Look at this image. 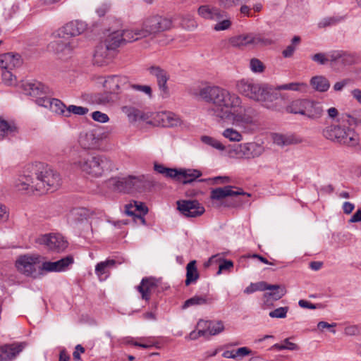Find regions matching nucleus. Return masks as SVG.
Here are the masks:
<instances>
[{
  "label": "nucleus",
  "mask_w": 361,
  "mask_h": 361,
  "mask_svg": "<svg viewBox=\"0 0 361 361\" xmlns=\"http://www.w3.org/2000/svg\"><path fill=\"white\" fill-rule=\"evenodd\" d=\"M137 340L138 341V343H135V346H138L142 348H150L154 346L158 348V343L153 341L151 338L138 337L137 338Z\"/></svg>",
  "instance_id": "49530a36"
},
{
  "label": "nucleus",
  "mask_w": 361,
  "mask_h": 361,
  "mask_svg": "<svg viewBox=\"0 0 361 361\" xmlns=\"http://www.w3.org/2000/svg\"><path fill=\"white\" fill-rule=\"evenodd\" d=\"M250 70L255 73H261L264 71L263 63L257 59H252L250 61Z\"/></svg>",
  "instance_id": "603ef678"
},
{
  "label": "nucleus",
  "mask_w": 361,
  "mask_h": 361,
  "mask_svg": "<svg viewBox=\"0 0 361 361\" xmlns=\"http://www.w3.org/2000/svg\"><path fill=\"white\" fill-rule=\"evenodd\" d=\"M274 143L279 146H286L292 144H297L300 142L293 135H283L275 133L273 135Z\"/></svg>",
  "instance_id": "2f4dec72"
},
{
  "label": "nucleus",
  "mask_w": 361,
  "mask_h": 361,
  "mask_svg": "<svg viewBox=\"0 0 361 361\" xmlns=\"http://www.w3.org/2000/svg\"><path fill=\"white\" fill-rule=\"evenodd\" d=\"M308 99H296L293 101L287 107L286 111L288 113L294 114H305V107L306 108V105Z\"/></svg>",
  "instance_id": "f704fd0d"
},
{
  "label": "nucleus",
  "mask_w": 361,
  "mask_h": 361,
  "mask_svg": "<svg viewBox=\"0 0 361 361\" xmlns=\"http://www.w3.org/2000/svg\"><path fill=\"white\" fill-rule=\"evenodd\" d=\"M178 209L186 217H197L204 212V208L197 200H178Z\"/></svg>",
  "instance_id": "dca6fc26"
},
{
  "label": "nucleus",
  "mask_w": 361,
  "mask_h": 361,
  "mask_svg": "<svg viewBox=\"0 0 361 361\" xmlns=\"http://www.w3.org/2000/svg\"><path fill=\"white\" fill-rule=\"evenodd\" d=\"M288 310H289L288 307H281L275 309L273 311H271L269 312V315L271 318L283 319V318L286 317Z\"/></svg>",
  "instance_id": "5fc2aeb1"
},
{
  "label": "nucleus",
  "mask_w": 361,
  "mask_h": 361,
  "mask_svg": "<svg viewBox=\"0 0 361 361\" xmlns=\"http://www.w3.org/2000/svg\"><path fill=\"white\" fill-rule=\"evenodd\" d=\"M279 92L280 90H291L300 92H306L307 90V84L304 82H290L274 87Z\"/></svg>",
  "instance_id": "c9c22d12"
},
{
  "label": "nucleus",
  "mask_w": 361,
  "mask_h": 361,
  "mask_svg": "<svg viewBox=\"0 0 361 361\" xmlns=\"http://www.w3.org/2000/svg\"><path fill=\"white\" fill-rule=\"evenodd\" d=\"M73 166L81 172L93 178H99L114 169L113 161L107 157L87 153L80 155Z\"/></svg>",
  "instance_id": "39448f33"
},
{
  "label": "nucleus",
  "mask_w": 361,
  "mask_h": 361,
  "mask_svg": "<svg viewBox=\"0 0 361 361\" xmlns=\"http://www.w3.org/2000/svg\"><path fill=\"white\" fill-rule=\"evenodd\" d=\"M102 140V133L93 129L81 132L78 143L84 149H96L99 147Z\"/></svg>",
  "instance_id": "4468645a"
},
{
  "label": "nucleus",
  "mask_w": 361,
  "mask_h": 361,
  "mask_svg": "<svg viewBox=\"0 0 361 361\" xmlns=\"http://www.w3.org/2000/svg\"><path fill=\"white\" fill-rule=\"evenodd\" d=\"M88 112V109L86 107L70 105L66 108V117H69L72 114L79 116L85 115Z\"/></svg>",
  "instance_id": "c03bdc74"
},
{
  "label": "nucleus",
  "mask_w": 361,
  "mask_h": 361,
  "mask_svg": "<svg viewBox=\"0 0 361 361\" xmlns=\"http://www.w3.org/2000/svg\"><path fill=\"white\" fill-rule=\"evenodd\" d=\"M344 334L347 336H357L361 334V327L358 325H350L344 329Z\"/></svg>",
  "instance_id": "052dcab7"
},
{
  "label": "nucleus",
  "mask_w": 361,
  "mask_h": 361,
  "mask_svg": "<svg viewBox=\"0 0 361 361\" xmlns=\"http://www.w3.org/2000/svg\"><path fill=\"white\" fill-rule=\"evenodd\" d=\"M231 45H259V44H271L274 43L270 39L259 34H245L240 35L231 37L229 39Z\"/></svg>",
  "instance_id": "ddd939ff"
},
{
  "label": "nucleus",
  "mask_w": 361,
  "mask_h": 361,
  "mask_svg": "<svg viewBox=\"0 0 361 361\" xmlns=\"http://www.w3.org/2000/svg\"><path fill=\"white\" fill-rule=\"evenodd\" d=\"M237 91L245 97L259 102L269 109L277 107L279 101L282 99L280 92L273 86L260 82L253 78H243L236 83Z\"/></svg>",
  "instance_id": "f03ea898"
},
{
  "label": "nucleus",
  "mask_w": 361,
  "mask_h": 361,
  "mask_svg": "<svg viewBox=\"0 0 361 361\" xmlns=\"http://www.w3.org/2000/svg\"><path fill=\"white\" fill-rule=\"evenodd\" d=\"M222 135L231 142H240L243 140L241 133L233 128H226L222 132Z\"/></svg>",
  "instance_id": "37998d69"
},
{
  "label": "nucleus",
  "mask_w": 361,
  "mask_h": 361,
  "mask_svg": "<svg viewBox=\"0 0 361 361\" xmlns=\"http://www.w3.org/2000/svg\"><path fill=\"white\" fill-rule=\"evenodd\" d=\"M34 164H27L14 181V187L18 191L31 192L35 191L36 179L32 172Z\"/></svg>",
  "instance_id": "9b49d317"
},
{
  "label": "nucleus",
  "mask_w": 361,
  "mask_h": 361,
  "mask_svg": "<svg viewBox=\"0 0 361 361\" xmlns=\"http://www.w3.org/2000/svg\"><path fill=\"white\" fill-rule=\"evenodd\" d=\"M21 343H12L0 347V361H11L23 350Z\"/></svg>",
  "instance_id": "5701e85b"
},
{
  "label": "nucleus",
  "mask_w": 361,
  "mask_h": 361,
  "mask_svg": "<svg viewBox=\"0 0 361 361\" xmlns=\"http://www.w3.org/2000/svg\"><path fill=\"white\" fill-rule=\"evenodd\" d=\"M200 97L206 102L210 103L207 113L219 121H233L236 123H252L250 116L243 117L237 114L241 107L240 97L228 90L219 86H207L200 89Z\"/></svg>",
  "instance_id": "f257e3e1"
},
{
  "label": "nucleus",
  "mask_w": 361,
  "mask_h": 361,
  "mask_svg": "<svg viewBox=\"0 0 361 361\" xmlns=\"http://www.w3.org/2000/svg\"><path fill=\"white\" fill-rule=\"evenodd\" d=\"M125 208L127 215L138 218L143 224H145L144 216L148 212V209L144 203L134 200L127 204Z\"/></svg>",
  "instance_id": "4be33fe9"
},
{
  "label": "nucleus",
  "mask_w": 361,
  "mask_h": 361,
  "mask_svg": "<svg viewBox=\"0 0 361 361\" xmlns=\"http://www.w3.org/2000/svg\"><path fill=\"white\" fill-rule=\"evenodd\" d=\"M23 94L35 98L37 105L49 109L53 112L66 116V105L59 99L47 96L49 92L48 87L39 81H25L20 85Z\"/></svg>",
  "instance_id": "20e7f679"
},
{
  "label": "nucleus",
  "mask_w": 361,
  "mask_h": 361,
  "mask_svg": "<svg viewBox=\"0 0 361 361\" xmlns=\"http://www.w3.org/2000/svg\"><path fill=\"white\" fill-rule=\"evenodd\" d=\"M116 188L123 192H130L137 190L142 185V177L129 176L128 177L118 178L114 182Z\"/></svg>",
  "instance_id": "a211bd4d"
},
{
  "label": "nucleus",
  "mask_w": 361,
  "mask_h": 361,
  "mask_svg": "<svg viewBox=\"0 0 361 361\" xmlns=\"http://www.w3.org/2000/svg\"><path fill=\"white\" fill-rule=\"evenodd\" d=\"M267 290H271L270 293H267L264 295L265 298H271L274 300L281 299L286 293V288L279 285H269L267 284Z\"/></svg>",
  "instance_id": "4c0bfd02"
},
{
  "label": "nucleus",
  "mask_w": 361,
  "mask_h": 361,
  "mask_svg": "<svg viewBox=\"0 0 361 361\" xmlns=\"http://www.w3.org/2000/svg\"><path fill=\"white\" fill-rule=\"evenodd\" d=\"M172 22L170 19L160 16L147 18L143 23L140 30H126L112 32L106 38V45H120L122 43H132L157 32H163L171 28Z\"/></svg>",
  "instance_id": "7ed1b4c3"
},
{
  "label": "nucleus",
  "mask_w": 361,
  "mask_h": 361,
  "mask_svg": "<svg viewBox=\"0 0 361 361\" xmlns=\"http://www.w3.org/2000/svg\"><path fill=\"white\" fill-rule=\"evenodd\" d=\"M312 87L319 92H326L330 87L329 80L324 76H314L310 81Z\"/></svg>",
  "instance_id": "e433bc0d"
},
{
  "label": "nucleus",
  "mask_w": 361,
  "mask_h": 361,
  "mask_svg": "<svg viewBox=\"0 0 361 361\" xmlns=\"http://www.w3.org/2000/svg\"><path fill=\"white\" fill-rule=\"evenodd\" d=\"M283 343H284L283 344L276 343V344L273 345L271 346V349H276L279 350H295L298 349V346L295 343L290 342L288 338H286L283 341Z\"/></svg>",
  "instance_id": "de8ad7c7"
},
{
  "label": "nucleus",
  "mask_w": 361,
  "mask_h": 361,
  "mask_svg": "<svg viewBox=\"0 0 361 361\" xmlns=\"http://www.w3.org/2000/svg\"><path fill=\"white\" fill-rule=\"evenodd\" d=\"M198 13L204 18H222L226 13L217 8H209L208 6H201L198 8Z\"/></svg>",
  "instance_id": "7c9ffc66"
},
{
  "label": "nucleus",
  "mask_w": 361,
  "mask_h": 361,
  "mask_svg": "<svg viewBox=\"0 0 361 361\" xmlns=\"http://www.w3.org/2000/svg\"><path fill=\"white\" fill-rule=\"evenodd\" d=\"M331 54H324V53H317L311 56V59L314 62L323 65L327 63L328 61H331Z\"/></svg>",
  "instance_id": "864d4df0"
},
{
  "label": "nucleus",
  "mask_w": 361,
  "mask_h": 361,
  "mask_svg": "<svg viewBox=\"0 0 361 361\" xmlns=\"http://www.w3.org/2000/svg\"><path fill=\"white\" fill-rule=\"evenodd\" d=\"M131 87L133 90L143 92L147 95L150 96L152 94V89L148 85H132Z\"/></svg>",
  "instance_id": "69168bd1"
},
{
  "label": "nucleus",
  "mask_w": 361,
  "mask_h": 361,
  "mask_svg": "<svg viewBox=\"0 0 361 361\" xmlns=\"http://www.w3.org/2000/svg\"><path fill=\"white\" fill-rule=\"evenodd\" d=\"M154 170L158 173L164 175L166 178L174 179L177 176L178 171L176 169L168 168L163 164L154 163Z\"/></svg>",
  "instance_id": "a19ab883"
},
{
  "label": "nucleus",
  "mask_w": 361,
  "mask_h": 361,
  "mask_svg": "<svg viewBox=\"0 0 361 361\" xmlns=\"http://www.w3.org/2000/svg\"><path fill=\"white\" fill-rule=\"evenodd\" d=\"M22 60L20 54L11 52L0 54V68L12 69L21 65Z\"/></svg>",
  "instance_id": "b1692460"
},
{
  "label": "nucleus",
  "mask_w": 361,
  "mask_h": 361,
  "mask_svg": "<svg viewBox=\"0 0 361 361\" xmlns=\"http://www.w3.org/2000/svg\"><path fill=\"white\" fill-rule=\"evenodd\" d=\"M245 194L243 192L233 190L231 185L225 186L224 188H217L212 190L211 198L213 200H220L228 196H235L238 195Z\"/></svg>",
  "instance_id": "bb28decb"
},
{
  "label": "nucleus",
  "mask_w": 361,
  "mask_h": 361,
  "mask_svg": "<svg viewBox=\"0 0 361 361\" xmlns=\"http://www.w3.org/2000/svg\"><path fill=\"white\" fill-rule=\"evenodd\" d=\"M9 218V211L6 205L0 202V223L6 222Z\"/></svg>",
  "instance_id": "680f3d73"
},
{
  "label": "nucleus",
  "mask_w": 361,
  "mask_h": 361,
  "mask_svg": "<svg viewBox=\"0 0 361 361\" xmlns=\"http://www.w3.org/2000/svg\"><path fill=\"white\" fill-rule=\"evenodd\" d=\"M349 124L354 123L356 126H361V109L354 111L351 114L348 115Z\"/></svg>",
  "instance_id": "4d7b16f0"
},
{
  "label": "nucleus",
  "mask_w": 361,
  "mask_h": 361,
  "mask_svg": "<svg viewBox=\"0 0 361 361\" xmlns=\"http://www.w3.org/2000/svg\"><path fill=\"white\" fill-rule=\"evenodd\" d=\"M11 69L1 70V77L3 82L6 85H13L15 84L16 78L11 71Z\"/></svg>",
  "instance_id": "09e8293b"
},
{
  "label": "nucleus",
  "mask_w": 361,
  "mask_h": 361,
  "mask_svg": "<svg viewBox=\"0 0 361 361\" xmlns=\"http://www.w3.org/2000/svg\"><path fill=\"white\" fill-rule=\"evenodd\" d=\"M212 300L206 295H195L193 297L186 300L182 305V309L185 310L192 306H199L203 305L211 304Z\"/></svg>",
  "instance_id": "473e14b6"
},
{
  "label": "nucleus",
  "mask_w": 361,
  "mask_h": 361,
  "mask_svg": "<svg viewBox=\"0 0 361 361\" xmlns=\"http://www.w3.org/2000/svg\"><path fill=\"white\" fill-rule=\"evenodd\" d=\"M112 94L109 93L105 90V92L103 94H98L95 96V100L98 104H106L112 101Z\"/></svg>",
  "instance_id": "13d9d810"
},
{
  "label": "nucleus",
  "mask_w": 361,
  "mask_h": 361,
  "mask_svg": "<svg viewBox=\"0 0 361 361\" xmlns=\"http://www.w3.org/2000/svg\"><path fill=\"white\" fill-rule=\"evenodd\" d=\"M87 28V24L82 20H72L62 27L52 33L54 38H61L63 40L58 42L59 45H70L68 40L73 37L82 34Z\"/></svg>",
  "instance_id": "1a4fd4ad"
},
{
  "label": "nucleus",
  "mask_w": 361,
  "mask_h": 361,
  "mask_svg": "<svg viewBox=\"0 0 361 361\" xmlns=\"http://www.w3.org/2000/svg\"><path fill=\"white\" fill-rule=\"evenodd\" d=\"M18 133V129L13 122H8L0 116V140L11 139Z\"/></svg>",
  "instance_id": "a878e982"
},
{
  "label": "nucleus",
  "mask_w": 361,
  "mask_h": 361,
  "mask_svg": "<svg viewBox=\"0 0 361 361\" xmlns=\"http://www.w3.org/2000/svg\"><path fill=\"white\" fill-rule=\"evenodd\" d=\"M128 82V78L122 75H109L107 76L104 82L103 86L106 91L110 94H118L120 92L121 87L123 86Z\"/></svg>",
  "instance_id": "412c9836"
},
{
  "label": "nucleus",
  "mask_w": 361,
  "mask_h": 361,
  "mask_svg": "<svg viewBox=\"0 0 361 361\" xmlns=\"http://www.w3.org/2000/svg\"><path fill=\"white\" fill-rule=\"evenodd\" d=\"M54 52L61 59H66L72 52V47H56Z\"/></svg>",
  "instance_id": "6e6d98bb"
},
{
  "label": "nucleus",
  "mask_w": 361,
  "mask_h": 361,
  "mask_svg": "<svg viewBox=\"0 0 361 361\" xmlns=\"http://www.w3.org/2000/svg\"><path fill=\"white\" fill-rule=\"evenodd\" d=\"M110 5L108 4H103L96 9V13L99 17H103L109 11Z\"/></svg>",
  "instance_id": "774afa93"
},
{
  "label": "nucleus",
  "mask_w": 361,
  "mask_h": 361,
  "mask_svg": "<svg viewBox=\"0 0 361 361\" xmlns=\"http://www.w3.org/2000/svg\"><path fill=\"white\" fill-rule=\"evenodd\" d=\"M305 111L304 116L310 118H320L323 113V109L321 104L318 102H314L311 100H307Z\"/></svg>",
  "instance_id": "c756f323"
},
{
  "label": "nucleus",
  "mask_w": 361,
  "mask_h": 361,
  "mask_svg": "<svg viewBox=\"0 0 361 361\" xmlns=\"http://www.w3.org/2000/svg\"><path fill=\"white\" fill-rule=\"evenodd\" d=\"M198 279L199 274L196 267V262L192 260L190 262L186 267L185 285L189 286L192 283H195Z\"/></svg>",
  "instance_id": "72a5a7b5"
},
{
  "label": "nucleus",
  "mask_w": 361,
  "mask_h": 361,
  "mask_svg": "<svg viewBox=\"0 0 361 361\" xmlns=\"http://www.w3.org/2000/svg\"><path fill=\"white\" fill-rule=\"evenodd\" d=\"M37 242L44 245L48 250L61 252L64 251L68 247V242L64 237L59 233L45 234L37 239Z\"/></svg>",
  "instance_id": "f8f14e48"
},
{
  "label": "nucleus",
  "mask_w": 361,
  "mask_h": 361,
  "mask_svg": "<svg viewBox=\"0 0 361 361\" xmlns=\"http://www.w3.org/2000/svg\"><path fill=\"white\" fill-rule=\"evenodd\" d=\"M122 112L124 113L130 121H135L138 116L139 111L130 106H124L121 108Z\"/></svg>",
  "instance_id": "8fccbe9b"
},
{
  "label": "nucleus",
  "mask_w": 361,
  "mask_h": 361,
  "mask_svg": "<svg viewBox=\"0 0 361 361\" xmlns=\"http://www.w3.org/2000/svg\"><path fill=\"white\" fill-rule=\"evenodd\" d=\"M233 267V263L231 260H224L219 264L217 274H221L223 271L230 270Z\"/></svg>",
  "instance_id": "e2e57ef3"
},
{
  "label": "nucleus",
  "mask_w": 361,
  "mask_h": 361,
  "mask_svg": "<svg viewBox=\"0 0 361 361\" xmlns=\"http://www.w3.org/2000/svg\"><path fill=\"white\" fill-rule=\"evenodd\" d=\"M32 168L36 179L35 191L44 193L54 191L60 187L61 178L56 171L42 163L35 164V167Z\"/></svg>",
  "instance_id": "0eeeda50"
},
{
  "label": "nucleus",
  "mask_w": 361,
  "mask_h": 361,
  "mask_svg": "<svg viewBox=\"0 0 361 361\" xmlns=\"http://www.w3.org/2000/svg\"><path fill=\"white\" fill-rule=\"evenodd\" d=\"M73 263V257L68 255L56 262L47 261L42 262L41 267H39V271H42V274L43 271L63 272L67 271Z\"/></svg>",
  "instance_id": "2eb2a0df"
},
{
  "label": "nucleus",
  "mask_w": 361,
  "mask_h": 361,
  "mask_svg": "<svg viewBox=\"0 0 361 361\" xmlns=\"http://www.w3.org/2000/svg\"><path fill=\"white\" fill-rule=\"evenodd\" d=\"M92 118L97 122L104 123L109 121V118L106 114L102 113L99 111H96L92 113Z\"/></svg>",
  "instance_id": "bf43d9fd"
},
{
  "label": "nucleus",
  "mask_w": 361,
  "mask_h": 361,
  "mask_svg": "<svg viewBox=\"0 0 361 361\" xmlns=\"http://www.w3.org/2000/svg\"><path fill=\"white\" fill-rule=\"evenodd\" d=\"M159 283V281L154 277H144L135 288L141 294L142 299L148 302L151 295L157 291Z\"/></svg>",
  "instance_id": "aec40b11"
},
{
  "label": "nucleus",
  "mask_w": 361,
  "mask_h": 361,
  "mask_svg": "<svg viewBox=\"0 0 361 361\" xmlns=\"http://www.w3.org/2000/svg\"><path fill=\"white\" fill-rule=\"evenodd\" d=\"M161 120L165 127H174L180 123V118L173 113H165L162 115Z\"/></svg>",
  "instance_id": "79ce46f5"
},
{
  "label": "nucleus",
  "mask_w": 361,
  "mask_h": 361,
  "mask_svg": "<svg viewBox=\"0 0 361 361\" xmlns=\"http://www.w3.org/2000/svg\"><path fill=\"white\" fill-rule=\"evenodd\" d=\"M322 134L325 139L342 145L355 147L359 143L358 134L344 121L327 125Z\"/></svg>",
  "instance_id": "423d86ee"
},
{
  "label": "nucleus",
  "mask_w": 361,
  "mask_h": 361,
  "mask_svg": "<svg viewBox=\"0 0 361 361\" xmlns=\"http://www.w3.org/2000/svg\"><path fill=\"white\" fill-rule=\"evenodd\" d=\"M118 47H96L93 54V63L97 66H104L110 63L116 56Z\"/></svg>",
  "instance_id": "f3484780"
},
{
  "label": "nucleus",
  "mask_w": 361,
  "mask_h": 361,
  "mask_svg": "<svg viewBox=\"0 0 361 361\" xmlns=\"http://www.w3.org/2000/svg\"><path fill=\"white\" fill-rule=\"evenodd\" d=\"M177 171V176L174 179L183 184L190 183L202 176V172L197 169H180Z\"/></svg>",
  "instance_id": "393cba45"
},
{
  "label": "nucleus",
  "mask_w": 361,
  "mask_h": 361,
  "mask_svg": "<svg viewBox=\"0 0 361 361\" xmlns=\"http://www.w3.org/2000/svg\"><path fill=\"white\" fill-rule=\"evenodd\" d=\"M267 288V283L264 281L258 282V283H251L244 290V293L246 294H251L255 291L266 290Z\"/></svg>",
  "instance_id": "a18cd8bd"
},
{
  "label": "nucleus",
  "mask_w": 361,
  "mask_h": 361,
  "mask_svg": "<svg viewBox=\"0 0 361 361\" xmlns=\"http://www.w3.org/2000/svg\"><path fill=\"white\" fill-rule=\"evenodd\" d=\"M200 139L204 145L220 152H223L226 149L224 145H223L219 140L209 135H202Z\"/></svg>",
  "instance_id": "58836bf2"
},
{
  "label": "nucleus",
  "mask_w": 361,
  "mask_h": 361,
  "mask_svg": "<svg viewBox=\"0 0 361 361\" xmlns=\"http://www.w3.org/2000/svg\"><path fill=\"white\" fill-rule=\"evenodd\" d=\"M207 336V331H204V329L196 331H192L190 333L188 336L186 338L189 340H196L198 338L201 336Z\"/></svg>",
  "instance_id": "0e129e2a"
},
{
  "label": "nucleus",
  "mask_w": 361,
  "mask_h": 361,
  "mask_svg": "<svg viewBox=\"0 0 361 361\" xmlns=\"http://www.w3.org/2000/svg\"><path fill=\"white\" fill-rule=\"evenodd\" d=\"M231 25V23L229 20L228 19H226V20H224L219 23H218L215 27H214V29L216 30H225L226 29H228Z\"/></svg>",
  "instance_id": "338daca9"
},
{
  "label": "nucleus",
  "mask_w": 361,
  "mask_h": 361,
  "mask_svg": "<svg viewBox=\"0 0 361 361\" xmlns=\"http://www.w3.org/2000/svg\"><path fill=\"white\" fill-rule=\"evenodd\" d=\"M39 255L26 254L17 257L15 267L21 274L28 277L37 278L39 274H42V271H39Z\"/></svg>",
  "instance_id": "6e6552de"
},
{
  "label": "nucleus",
  "mask_w": 361,
  "mask_h": 361,
  "mask_svg": "<svg viewBox=\"0 0 361 361\" xmlns=\"http://www.w3.org/2000/svg\"><path fill=\"white\" fill-rule=\"evenodd\" d=\"M151 75L157 78V85L163 98L169 97V90L167 86V82L169 80V74L165 70L159 66H151L149 68Z\"/></svg>",
  "instance_id": "6ab92c4d"
},
{
  "label": "nucleus",
  "mask_w": 361,
  "mask_h": 361,
  "mask_svg": "<svg viewBox=\"0 0 361 361\" xmlns=\"http://www.w3.org/2000/svg\"><path fill=\"white\" fill-rule=\"evenodd\" d=\"M330 56L331 61L341 62L344 65H349L355 62V59L352 55L341 51H334Z\"/></svg>",
  "instance_id": "ea45409f"
},
{
  "label": "nucleus",
  "mask_w": 361,
  "mask_h": 361,
  "mask_svg": "<svg viewBox=\"0 0 361 361\" xmlns=\"http://www.w3.org/2000/svg\"><path fill=\"white\" fill-rule=\"evenodd\" d=\"M116 265L114 259H106L100 262L95 267V274L98 276L100 280H104L107 278L109 270L114 268Z\"/></svg>",
  "instance_id": "cd10ccee"
},
{
  "label": "nucleus",
  "mask_w": 361,
  "mask_h": 361,
  "mask_svg": "<svg viewBox=\"0 0 361 361\" xmlns=\"http://www.w3.org/2000/svg\"><path fill=\"white\" fill-rule=\"evenodd\" d=\"M202 324L207 326V329H204V331H207V336H215L221 333L224 330V325L221 321L207 322L200 320L198 322L197 326H201Z\"/></svg>",
  "instance_id": "c85d7f7f"
},
{
  "label": "nucleus",
  "mask_w": 361,
  "mask_h": 361,
  "mask_svg": "<svg viewBox=\"0 0 361 361\" xmlns=\"http://www.w3.org/2000/svg\"><path fill=\"white\" fill-rule=\"evenodd\" d=\"M263 151V147L256 142H245L234 145L228 152L231 157L250 159L259 157Z\"/></svg>",
  "instance_id": "9d476101"
},
{
  "label": "nucleus",
  "mask_w": 361,
  "mask_h": 361,
  "mask_svg": "<svg viewBox=\"0 0 361 361\" xmlns=\"http://www.w3.org/2000/svg\"><path fill=\"white\" fill-rule=\"evenodd\" d=\"M341 18L339 17H328L322 19L318 24V26L319 27H327L336 25L338 24L341 20Z\"/></svg>",
  "instance_id": "3c124183"
}]
</instances>
